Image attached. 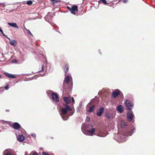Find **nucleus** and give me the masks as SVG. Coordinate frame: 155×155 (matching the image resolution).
<instances>
[{
    "instance_id": "f3484780",
    "label": "nucleus",
    "mask_w": 155,
    "mask_h": 155,
    "mask_svg": "<svg viewBox=\"0 0 155 155\" xmlns=\"http://www.w3.org/2000/svg\"><path fill=\"white\" fill-rule=\"evenodd\" d=\"M95 131V129L94 128H92L88 130V132L90 135L92 136L93 135V133Z\"/></svg>"
},
{
    "instance_id": "a211bd4d",
    "label": "nucleus",
    "mask_w": 155,
    "mask_h": 155,
    "mask_svg": "<svg viewBox=\"0 0 155 155\" xmlns=\"http://www.w3.org/2000/svg\"><path fill=\"white\" fill-rule=\"evenodd\" d=\"M96 107L95 105H93L89 108V109L88 111V112L89 113H91L93 112Z\"/></svg>"
},
{
    "instance_id": "39448f33",
    "label": "nucleus",
    "mask_w": 155,
    "mask_h": 155,
    "mask_svg": "<svg viewBox=\"0 0 155 155\" xmlns=\"http://www.w3.org/2000/svg\"><path fill=\"white\" fill-rule=\"evenodd\" d=\"M134 115L131 111H129L127 113V118L128 120L130 122L132 121Z\"/></svg>"
},
{
    "instance_id": "cd10ccee",
    "label": "nucleus",
    "mask_w": 155,
    "mask_h": 155,
    "mask_svg": "<svg viewBox=\"0 0 155 155\" xmlns=\"http://www.w3.org/2000/svg\"><path fill=\"white\" fill-rule=\"evenodd\" d=\"M105 116L107 117L108 118H110L111 117L110 115L108 114V113H106L105 114Z\"/></svg>"
},
{
    "instance_id": "c85d7f7f",
    "label": "nucleus",
    "mask_w": 155,
    "mask_h": 155,
    "mask_svg": "<svg viewBox=\"0 0 155 155\" xmlns=\"http://www.w3.org/2000/svg\"><path fill=\"white\" fill-rule=\"evenodd\" d=\"M9 88V85L8 84H7L6 86L5 87V88L6 90H7Z\"/></svg>"
},
{
    "instance_id": "7c9ffc66",
    "label": "nucleus",
    "mask_w": 155,
    "mask_h": 155,
    "mask_svg": "<svg viewBox=\"0 0 155 155\" xmlns=\"http://www.w3.org/2000/svg\"><path fill=\"white\" fill-rule=\"evenodd\" d=\"M42 155H49L48 154L46 153L45 152H43L42 153Z\"/></svg>"
},
{
    "instance_id": "4be33fe9",
    "label": "nucleus",
    "mask_w": 155,
    "mask_h": 155,
    "mask_svg": "<svg viewBox=\"0 0 155 155\" xmlns=\"http://www.w3.org/2000/svg\"><path fill=\"white\" fill-rule=\"evenodd\" d=\"M99 2L100 3H103L105 5L107 4V2L105 0H101L99 1Z\"/></svg>"
},
{
    "instance_id": "9d476101",
    "label": "nucleus",
    "mask_w": 155,
    "mask_h": 155,
    "mask_svg": "<svg viewBox=\"0 0 155 155\" xmlns=\"http://www.w3.org/2000/svg\"><path fill=\"white\" fill-rule=\"evenodd\" d=\"M7 38L8 39L9 41V43L12 45L13 46H16L17 45V42L15 41L14 40H11L8 37H7Z\"/></svg>"
},
{
    "instance_id": "a878e982",
    "label": "nucleus",
    "mask_w": 155,
    "mask_h": 155,
    "mask_svg": "<svg viewBox=\"0 0 155 155\" xmlns=\"http://www.w3.org/2000/svg\"><path fill=\"white\" fill-rule=\"evenodd\" d=\"M62 118L64 120H66L68 119V117L67 116H62Z\"/></svg>"
},
{
    "instance_id": "dca6fc26",
    "label": "nucleus",
    "mask_w": 155,
    "mask_h": 155,
    "mask_svg": "<svg viewBox=\"0 0 155 155\" xmlns=\"http://www.w3.org/2000/svg\"><path fill=\"white\" fill-rule=\"evenodd\" d=\"M8 24L10 26H11V27H14V28H18V26L17 24L16 23H10V22H8Z\"/></svg>"
},
{
    "instance_id": "423d86ee",
    "label": "nucleus",
    "mask_w": 155,
    "mask_h": 155,
    "mask_svg": "<svg viewBox=\"0 0 155 155\" xmlns=\"http://www.w3.org/2000/svg\"><path fill=\"white\" fill-rule=\"evenodd\" d=\"M51 96L52 99L54 101L56 102L59 101L58 95L56 93L53 92L51 94Z\"/></svg>"
},
{
    "instance_id": "6ab92c4d",
    "label": "nucleus",
    "mask_w": 155,
    "mask_h": 155,
    "mask_svg": "<svg viewBox=\"0 0 155 155\" xmlns=\"http://www.w3.org/2000/svg\"><path fill=\"white\" fill-rule=\"evenodd\" d=\"M3 155H14L13 153L10 152H6L5 151L3 153Z\"/></svg>"
},
{
    "instance_id": "9b49d317",
    "label": "nucleus",
    "mask_w": 155,
    "mask_h": 155,
    "mask_svg": "<svg viewBox=\"0 0 155 155\" xmlns=\"http://www.w3.org/2000/svg\"><path fill=\"white\" fill-rule=\"evenodd\" d=\"M25 137L22 135H19L17 137V139L19 142H22L25 140Z\"/></svg>"
},
{
    "instance_id": "7ed1b4c3",
    "label": "nucleus",
    "mask_w": 155,
    "mask_h": 155,
    "mask_svg": "<svg viewBox=\"0 0 155 155\" xmlns=\"http://www.w3.org/2000/svg\"><path fill=\"white\" fill-rule=\"evenodd\" d=\"M70 77L69 75L66 76L64 78L63 85V87L64 89L65 88V85H68L70 82Z\"/></svg>"
},
{
    "instance_id": "f8f14e48",
    "label": "nucleus",
    "mask_w": 155,
    "mask_h": 155,
    "mask_svg": "<svg viewBox=\"0 0 155 155\" xmlns=\"http://www.w3.org/2000/svg\"><path fill=\"white\" fill-rule=\"evenodd\" d=\"M69 69V65L66 64L65 65V67L64 68V71L65 72V76L66 75L67 72L68 71Z\"/></svg>"
},
{
    "instance_id": "f03ea898",
    "label": "nucleus",
    "mask_w": 155,
    "mask_h": 155,
    "mask_svg": "<svg viewBox=\"0 0 155 155\" xmlns=\"http://www.w3.org/2000/svg\"><path fill=\"white\" fill-rule=\"evenodd\" d=\"M67 8L69 10L71 13L74 15H75V11L78 10V7L77 5H74L71 8H70L68 6H67Z\"/></svg>"
},
{
    "instance_id": "20e7f679",
    "label": "nucleus",
    "mask_w": 155,
    "mask_h": 155,
    "mask_svg": "<svg viewBox=\"0 0 155 155\" xmlns=\"http://www.w3.org/2000/svg\"><path fill=\"white\" fill-rule=\"evenodd\" d=\"M125 104L126 109L127 110H130L131 109L133 105V104L132 103H130V101L128 100H126Z\"/></svg>"
},
{
    "instance_id": "b1692460",
    "label": "nucleus",
    "mask_w": 155,
    "mask_h": 155,
    "mask_svg": "<svg viewBox=\"0 0 155 155\" xmlns=\"http://www.w3.org/2000/svg\"><path fill=\"white\" fill-rule=\"evenodd\" d=\"M25 30L27 31V33L28 34H30L31 35V36H33L32 34L31 33V32H30V31L29 30H28V29H25Z\"/></svg>"
},
{
    "instance_id": "4468645a",
    "label": "nucleus",
    "mask_w": 155,
    "mask_h": 155,
    "mask_svg": "<svg viewBox=\"0 0 155 155\" xmlns=\"http://www.w3.org/2000/svg\"><path fill=\"white\" fill-rule=\"evenodd\" d=\"M4 74L6 76L10 78H16L15 76L7 73H4Z\"/></svg>"
},
{
    "instance_id": "5701e85b",
    "label": "nucleus",
    "mask_w": 155,
    "mask_h": 155,
    "mask_svg": "<svg viewBox=\"0 0 155 155\" xmlns=\"http://www.w3.org/2000/svg\"><path fill=\"white\" fill-rule=\"evenodd\" d=\"M51 1L52 2V3L53 4H55L56 3L59 2V0H51Z\"/></svg>"
},
{
    "instance_id": "393cba45",
    "label": "nucleus",
    "mask_w": 155,
    "mask_h": 155,
    "mask_svg": "<svg viewBox=\"0 0 155 155\" xmlns=\"http://www.w3.org/2000/svg\"><path fill=\"white\" fill-rule=\"evenodd\" d=\"M45 70V67H44V64L42 65L41 66V70H40L39 72H42L44 71Z\"/></svg>"
},
{
    "instance_id": "6e6552de",
    "label": "nucleus",
    "mask_w": 155,
    "mask_h": 155,
    "mask_svg": "<svg viewBox=\"0 0 155 155\" xmlns=\"http://www.w3.org/2000/svg\"><path fill=\"white\" fill-rule=\"evenodd\" d=\"M104 108L103 107H101L97 110V115L99 117L101 116L104 112Z\"/></svg>"
},
{
    "instance_id": "aec40b11",
    "label": "nucleus",
    "mask_w": 155,
    "mask_h": 155,
    "mask_svg": "<svg viewBox=\"0 0 155 155\" xmlns=\"http://www.w3.org/2000/svg\"><path fill=\"white\" fill-rule=\"evenodd\" d=\"M96 132H97L96 133L97 135V136H98L99 137H103L104 136H103V135L101 133V132L100 130H98V132H97V131H96Z\"/></svg>"
},
{
    "instance_id": "0eeeda50",
    "label": "nucleus",
    "mask_w": 155,
    "mask_h": 155,
    "mask_svg": "<svg viewBox=\"0 0 155 155\" xmlns=\"http://www.w3.org/2000/svg\"><path fill=\"white\" fill-rule=\"evenodd\" d=\"M120 91L118 89L115 90L112 93V97L114 98L116 97L117 96L120 94Z\"/></svg>"
},
{
    "instance_id": "e433bc0d",
    "label": "nucleus",
    "mask_w": 155,
    "mask_h": 155,
    "mask_svg": "<svg viewBox=\"0 0 155 155\" xmlns=\"http://www.w3.org/2000/svg\"><path fill=\"white\" fill-rule=\"evenodd\" d=\"M2 5V4L0 3V5Z\"/></svg>"
},
{
    "instance_id": "473e14b6",
    "label": "nucleus",
    "mask_w": 155,
    "mask_h": 155,
    "mask_svg": "<svg viewBox=\"0 0 155 155\" xmlns=\"http://www.w3.org/2000/svg\"><path fill=\"white\" fill-rule=\"evenodd\" d=\"M71 99H72V102L74 103V99L73 97H72Z\"/></svg>"
},
{
    "instance_id": "c9c22d12",
    "label": "nucleus",
    "mask_w": 155,
    "mask_h": 155,
    "mask_svg": "<svg viewBox=\"0 0 155 155\" xmlns=\"http://www.w3.org/2000/svg\"><path fill=\"white\" fill-rule=\"evenodd\" d=\"M123 2H125L126 1L125 0H124Z\"/></svg>"
},
{
    "instance_id": "412c9836",
    "label": "nucleus",
    "mask_w": 155,
    "mask_h": 155,
    "mask_svg": "<svg viewBox=\"0 0 155 155\" xmlns=\"http://www.w3.org/2000/svg\"><path fill=\"white\" fill-rule=\"evenodd\" d=\"M121 125L122 127L124 128L127 126V123L124 121H122Z\"/></svg>"
},
{
    "instance_id": "ddd939ff",
    "label": "nucleus",
    "mask_w": 155,
    "mask_h": 155,
    "mask_svg": "<svg viewBox=\"0 0 155 155\" xmlns=\"http://www.w3.org/2000/svg\"><path fill=\"white\" fill-rule=\"evenodd\" d=\"M4 74L6 76L10 78H16L15 76L7 73H4Z\"/></svg>"
},
{
    "instance_id": "72a5a7b5",
    "label": "nucleus",
    "mask_w": 155,
    "mask_h": 155,
    "mask_svg": "<svg viewBox=\"0 0 155 155\" xmlns=\"http://www.w3.org/2000/svg\"><path fill=\"white\" fill-rule=\"evenodd\" d=\"M31 136H33V137H36V134H32L31 135Z\"/></svg>"
},
{
    "instance_id": "bb28decb",
    "label": "nucleus",
    "mask_w": 155,
    "mask_h": 155,
    "mask_svg": "<svg viewBox=\"0 0 155 155\" xmlns=\"http://www.w3.org/2000/svg\"><path fill=\"white\" fill-rule=\"evenodd\" d=\"M32 2L31 1H28L26 3L28 5H31L32 4Z\"/></svg>"
},
{
    "instance_id": "1a4fd4ad",
    "label": "nucleus",
    "mask_w": 155,
    "mask_h": 155,
    "mask_svg": "<svg viewBox=\"0 0 155 155\" xmlns=\"http://www.w3.org/2000/svg\"><path fill=\"white\" fill-rule=\"evenodd\" d=\"M13 128L16 130H18L20 127V125L18 123L15 122L13 124Z\"/></svg>"
},
{
    "instance_id": "c756f323",
    "label": "nucleus",
    "mask_w": 155,
    "mask_h": 155,
    "mask_svg": "<svg viewBox=\"0 0 155 155\" xmlns=\"http://www.w3.org/2000/svg\"><path fill=\"white\" fill-rule=\"evenodd\" d=\"M33 155H38V154L36 152H33L32 153Z\"/></svg>"
},
{
    "instance_id": "f704fd0d",
    "label": "nucleus",
    "mask_w": 155,
    "mask_h": 155,
    "mask_svg": "<svg viewBox=\"0 0 155 155\" xmlns=\"http://www.w3.org/2000/svg\"><path fill=\"white\" fill-rule=\"evenodd\" d=\"M2 77L1 75H0V78H2Z\"/></svg>"
},
{
    "instance_id": "2f4dec72",
    "label": "nucleus",
    "mask_w": 155,
    "mask_h": 155,
    "mask_svg": "<svg viewBox=\"0 0 155 155\" xmlns=\"http://www.w3.org/2000/svg\"><path fill=\"white\" fill-rule=\"evenodd\" d=\"M1 33L2 34V35H3L6 38H7V37H7V35H5L4 34V33H3V31H2V32H1Z\"/></svg>"
},
{
    "instance_id": "f257e3e1",
    "label": "nucleus",
    "mask_w": 155,
    "mask_h": 155,
    "mask_svg": "<svg viewBox=\"0 0 155 155\" xmlns=\"http://www.w3.org/2000/svg\"><path fill=\"white\" fill-rule=\"evenodd\" d=\"M63 99L66 104H63L64 107L61 109V115H64L67 114L68 111H71L72 109L71 107L68 105L70 102V99L68 97H64Z\"/></svg>"
},
{
    "instance_id": "2eb2a0df",
    "label": "nucleus",
    "mask_w": 155,
    "mask_h": 155,
    "mask_svg": "<svg viewBox=\"0 0 155 155\" xmlns=\"http://www.w3.org/2000/svg\"><path fill=\"white\" fill-rule=\"evenodd\" d=\"M117 109L118 111L120 113H122L124 111V109L121 105H120L117 107Z\"/></svg>"
}]
</instances>
